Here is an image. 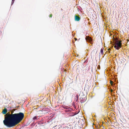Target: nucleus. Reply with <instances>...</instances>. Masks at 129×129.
<instances>
[{"label":"nucleus","mask_w":129,"mask_h":129,"mask_svg":"<svg viewBox=\"0 0 129 129\" xmlns=\"http://www.w3.org/2000/svg\"><path fill=\"white\" fill-rule=\"evenodd\" d=\"M3 121L4 124L8 127L14 126L21 121L24 117L23 113L19 112L18 113L11 114L9 112L5 115Z\"/></svg>","instance_id":"1"},{"label":"nucleus","mask_w":129,"mask_h":129,"mask_svg":"<svg viewBox=\"0 0 129 129\" xmlns=\"http://www.w3.org/2000/svg\"><path fill=\"white\" fill-rule=\"evenodd\" d=\"M121 41H118V40L116 41L115 43V45L114 47L116 49L119 50L121 47L122 44Z\"/></svg>","instance_id":"2"},{"label":"nucleus","mask_w":129,"mask_h":129,"mask_svg":"<svg viewBox=\"0 0 129 129\" xmlns=\"http://www.w3.org/2000/svg\"><path fill=\"white\" fill-rule=\"evenodd\" d=\"M86 40L88 42H91L92 40L91 38L89 36H86Z\"/></svg>","instance_id":"3"},{"label":"nucleus","mask_w":129,"mask_h":129,"mask_svg":"<svg viewBox=\"0 0 129 129\" xmlns=\"http://www.w3.org/2000/svg\"><path fill=\"white\" fill-rule=\"evenodd\" d=\"M80 18L77 15L75 16V21H78L80 20Z\"/></svg>","instance_id":"4"},{"label":"nucleus","mask_w":129,"mask_h":129,"mask_svg":"<svg viewBox=\"0 0 129 129\" xmlns=\"http://www.w3.org/2000/svg\"><path fill=\"white\" fill-rule=\"evenodd\" d=\"M7 112V110L6 108H5L2 111V113L3 114H6V113Z\"/></svg>","instance_id":"5"},{"label":"nucleus","mask_w":129,"mask_h":129,"mask_svg":"<svg viewBox=\"0 0 129 129\" xmlns=\"http://www.w3.org/2000/svg\"><path fill=\"white\" fill-rule=\"evenodd\" d=\"M103 48H101V51L100 52V54H101V55H102L103 54Z\"/></svg>","instance_id":"6"},{"label":"nucleus","mask_w":129,"mask_h":129,"mask_svg":"<svg viewBox=\"0 0 129 129\" xmlns=\"http://www.w3.org/2000/svg\"><path fill=\"white\" fill-rule=\"evenodd\" d=\"M15 109H14L13 110H12L11 111V114H13V112H14V111H15Z\"/></svg>","instance_id":"7"},{"label":"nucleus","mask_w":129,"mask_h":129,"mask_svg":"<svg viewBox=\"0 0 129 129\" xmlns=\"http://www.w3.org/2000/svg\"><path fill=\"white\" fill-rule=\"evenodd\" d=\"M14 1H15V0H12V3H11V5H12V4H13L14 3Z\"/></svg>","instance_id":"8"},{"label":"nucleus","mask_w":129,"mask_h":129,"mask_svg":"<svg viewBox=\"0 0 129 129\" xmlns=\"http://www.w3.org/2000/svg\"><path fill=\"white\" fill-rule=\"evenodd\" d=\"M110 84H111V85H112V84L113 83V82L112 81H110Z\"/></svg>","instance_id":"9"},{"label":"nucleus","mask_w":129,"mask_h":129,"mask_svg":"<svg viewBox=\"0 0 129 129\" xmlns=\"http://www.w3.org/2000/svg\"><path fill=\"white\" fill-rule=\"evenodd\" d=\"M52 14H50V15H49V17H51H51H52Z\"/></svg>","instance_id":"10"},{"label":"nucleus","mask_w":129,"mask_h":129,"mask_svg":"<svg viewBox=\"0 0 129 129\" xmlns=\"http://www.w3.org/2000/svg\"><path fill=\"white\" fill-rule=\"evenodd\" d=\"M36 118H37V117H35L34 118H33V119H36Z\"/></svg>","instance_id":"11"},{"label":"nucleus","mask_w":129,"mask_h":129,"mask_svg":"<svg viewBox=\"0 0 129 129\" xmlns=\"http://www.w3.org/2000/svg\"><path fill=\"white\" fill-rule=\"evenodd\" d=\"M76 97H77V99H78V95H76Z\"/></svg>","instance_id":"12"},{"label":"nucleus","mask_w":129,"mask_h":129,"mask_svg":"<svg viewBox=\"0 0 129 129\" xmlns=\"http://www.w3.org/2000/svg\"><path fill=\"white\" fill-rule=\"evenodd\" d=\"M109 54H111V52L110 51H109Z\"/></svg>","instance_id":"13"},{"label":"nucleus","mask_w":129,"mask_h":129,"mask_svg":"<svg viewBox=\"0 0 129 129\" xmlns=\"http://www.w3.org/2000/svg\"><path fill=\"white\" fill-rule=\"evenodd\" d=\"M74 39H75V40H77V38H74Z\"/></svg>","instance_id":"14"},{"label":"nucleus","mask_w":129,"mask_h":129,"mask_svg":"<svg viewBox=\"0 0 129 129\" xmlns=\"http://www.w3.org/2000/svg\"><path fill=\"white\" fill-rule=\"evenodd\" d=\"M108 50H110V48H109Z\"/></svg>","instance_id":"15"},{"label":"nucleus","mask_w":129,"mask_h":129,"mask_svg":"<svg viewBox=\"0 0 129 129\" xmlns=\"http://www.w3.org/2000/svg\"><path fill=\"white\" fill-rule=\"evenodd\" d=\"M111 91H112V90H111Z\"/></svg>","instance_id":"16"},{"label":"nucleus","mask_w":129,"mask_h":129,"mask_svg":"<svg viewBox=\"0 0 129 129\" xmlns=\"http://www.w3.org/2000/svg\"><path fill=\"white\" fill-rule=\"evenodd\" d=\"M111 91H112V90H111Z\"/></svg>","instance_id":"17"}]
</instances>
